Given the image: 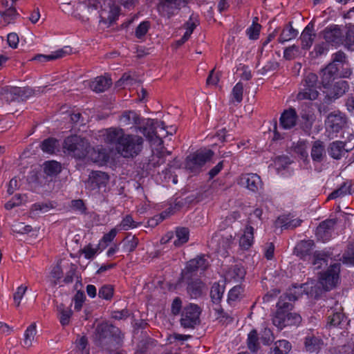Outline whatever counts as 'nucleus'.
Wrapping results in <instances>:
<instances>
[{
    "label": "nucleus",
    "instance_id": "nucleus-1",
    "mask_svg": "<svg viewBox=\"0 0 354 354\" xmlns=\"http://www.w3.org/2000/svg\"><path fill=\"white\" fill-rule=\"evenodd\" d=\"M107 144L114 145L117 152L123 158H133L139 155L143 149L144 138L140 136L126 133L120 127H111L100 131Z\"/></svg>",
    "mask_w": 354,
    "mask_h": 354
},
{
    "label": "nucleus",
    "instance_id": "nucleus-2",
    "mask_svg": "<svg viewBox=\"0 0 354 354\" xmlns=\"http://www.w3.org/2000/svg\"><path fill=\"white\" fill-rule=\"evenodd\" d=\"M63 148L65 152L76 159L87 158L94 162L100 160L99 154L96 156L95 150L91 146L89 141L77 135L67 137L64 140Z\"/></svg>",
    "mask_w": 354,
    "mask_h": 354
},
{
    "label": "nucleus",
    "instance_id": "nucleus-3",
    "mask_svg": "<svg viewBox=\"0 0 354 354\" xmlns=\"http://www.w3.org/2000/svg\"><path fill=\"white\" fill-rule=\"evenodd\" d=\"M319 90L317 75L315 73H308L301 83L297 98L299 100H315L319 94Z\"/></svg>",
    "mask_w": 354,
    "mask_h": 354
},
{
    "label": "nucleus",
    "instance_id": "nucleus-4",
    "mask_svg": "<svg viewBox=\"0 0 354 354\" xmlns=\"http://www.w3.org/2000/svg\"><path fill=\"white\" fill-rule=\"evenodd\" d=\"M156 128L165 130L164 122H157V126L154 127V120L141 118V124H136L135 130L142 133L144 136L152 144L162 145L163 143L162 138L157 136L156 133L154 132V129Z\"/></svg>",
    "mask_w": 354,
    "mask_h": 354
},
{
    "label": "nucleus",
    "instance_id": "nucleus-5",
    "mask_svg": "<svg viewBox=\"0 0 354 354\" xmlns=\"http://www.w3.org/2000/svg\"><path fill=\"white\" fill-rule=\"evenodd\" d=\"M340 263H335L325 271L322 272L319 277V283L322 288L329 291L335 288L339 283Z\"/></svg>",
    "mask_w": 354,
    "mask_h": 354
},
{
    "label": "nucleus",
    "instance_id": "nucleus-6",
    "mask_svg": "<svg viewBox=\"0 0 354 354\" xmlns=\"http://www.w3.org/2000/svg\"><path fill=\"white\" fill-rule=\"evenodd\" d=\"M214 152L211 149L198 150L187 156L186 168L192 173H197L212 158Z\"/></svg>",
    "mask_w": 354,
    "mask_h": 354
},
{
    "label": "nucleus",
    "instance_id": "nucleus-7",
    "mask_svg": "<svg viewBox=\"0 0 354 354\" xmlns=\"http://www.w3.org/2000/svg\"><path fill=\"white\" fill-rule=\"evenodd\" d=\"M346 123L344 114L334 111L330 113L325 120L326 132L330 139L337 137V134L342 129Z\"/></svg>",
    "mask_w": 354,
    "mask_h": 354
},
{
    "label": "nucleus",
    "instance_id": "nucleus-8",
    "mask_svg": "<svg viewBox=\"0 0 354 354\" xmlns=\"http://www.w3.org/2000/svg\"><path fill=\"white\" fill-rule=\"evenodd\" d=\"M200 308L193 304L185 306L182 312L180 320L181 326L185 328H194L199 324Z\"/></svg>",
    "mask_w": 354,
    "mask_h": 354
},
{
    "label": "nucleus",
    "instance_id": "nucleus-9",
    "mask_svg": "<svg viewBox=\"0 0 354 354\" xmlns=\"http://www.w3.org/2000/svg\"><path fill=\"white\" fill-rule=\"evenodd\" d=\"M322 36L329 46L337 48L343 44V33L338 25L331 24L326 27L322 31Z\"/></svg>",
    "mask_w": 354,
    "mask_h": 354
},
{
    "label": "nucleus",
    "instance_id": "nucleus-10",
    "mask_svg": "<svg viewBox=\"0 0 354 354\" xmlns=\"http://www.w3.org/2000/svg\"><path fill=\"white\" fill-rule=\"evenodd\" d=\"M186 0H159L158 11L163 16L170 18L174 15Z\"/></svg>",
    "mask_w": 354,
    "mask_h": 354
},
{
    "label": "nucleus",
    "instance_id": "nucleus-11",
    "mask_svg": "<svg viewBox=\"0 0 354 354\" xmlns=\"http://www.w3.org/2000/svg\"><path fill=\"white\" fill-rule=\"evenodd\" d=\"M109 181V176L103 171H93L88 176L86 187L91 190L105 188Z\"/></svg>",
    "mask_w": 354,
    "mask_h": 354
},
{
    "label": "nucleus",
    "instance_id": "nucleus-12",
    "mask_svg": "<svg viewBox=\"0 0 354 354\" xmlns=\"http://www.w3.org/2000/svg\"><path fill=\"white\" fill-rule=\"evenodd\" d=\"M336 223L337 221L335 218L327 219L322 222L315 231L317 239L324 243L330 241L333 236Z\"/></svg>",
    "mask_w": 354,
    "mask_h": 354
},
{
    "label": "nucleus",
    "instance_id": "nucleus-13",
    "mask_svg": "<svg viewBox=\"0 0 354 354\" xmlns=\"http://www.w3.org/2000/svg\"><path fill=\"white\" fill-rule=\"evenodd\" d=\"M32 90L29 88L21 87H8L4 89L3 93V98L8 102L18 100L19 98L24 99L30 96Z\"/></svg>",
    "mask_w": 354,
    "mask_h": 354
},
{
    "label": "nucleus",
    "instance_id": "nucleus-14",
    "mask_svg": "<svg viewBox=\"0 0 354 354\" xmlns=\"http://www.w3.org/2000/svg\"><path fill=\"white\" fill-rule=\"evenodd\" d=\"M322 83L324 88L328 87L333 80L338 76L348 77L352 72L351 71H346L344 73H338L332 66V65H327L324 69L322 70Z\"/></svg>",
    "mask_w": 354,
    "mask_h": 354
},
{
    "label": "nucleus",
    "instance_id": "nucleus-15",
    "mask_svg": "<svg viewBox=\"0 0 354 354\" xmlns=\"http://www.w3.org/2000/svg\"><path fill=\"white\" fill-rule=\"evenodd\" d=\"M174 238L173 232H168L165 237L162 239V242H169ZM189 240V230L186 227H179L176 230V236L173 244L176 247H180L187 243Z\"/></svg>",
    "mask_w": 354,
    "mask_h": 354
},
{
    "label": "nucleus",
    "instance_id": "nucleus-16",
    "mask_svg": "<svg viewBox=\"0 0 354 354\" xmlns=\"http://www.w3.org/2000/svg\"><path fill=\"white\" fill-rule=\"evenodd\" d=\"M297 118L295 109L289 108L281 113L279 118V126L283 129H291L297 124Z\"/></svg>",
    "mask_w": 354,
    "mask_h": 354
},
{
    "label": "nucleus",
    "instance_id": "nucleus-17",
    "mask_svg": "<svg viewBox=\"0 0 354 354\" xmlns=\"http://www.w3.org/2000/svg\"><path fill=\"white\" fill-rule=\"evenodd\" d=\"M239 184L254 192L258 191L262 186L261 178L256 174H243L240 177Z\"/></svg>",
    "mask_w": 354,
    "mask_h": 354
},
{
    "label": "nucleus",
    "instance_id": "nucleus-18",
    "mask_svg": "<svg viewBox=\"0 0 354 354\" xmlns=\"http://www.w3.org/2000/svg\"><path fill=\"white\" fill-rule=\"evenodd\" d=\"M301 219L295 218L292 214H283L277 218L275 225L283 230H292L301 225Z\"/></svg>",
    "mask_w": 354,
    "mask_h": 354
},
{
    "label": "nucleus",
    "instance_id": "nucleus-19",
    "mask_svg": "<svg viewBox=\"0 0 354 354\" xmlns=\"http://www.w3.org/2000/svg\"><path fill=\"white\" fill-rule=\"evenodd\" d=\"M316 35L314 31V25L310 22L303 30L301 36V47L303 50H309L315 39Z\"/></svg>",
    "mask_w": 354,
    "mask_h": 354
},
{
    "label": "nucleus",
    "instance_id": "nucleus-20",
    "mask_svg": "<svg viewBox=\"0 0 354 354\" xmlns=\"http://www.w3.org/2000/svg\"><path fill=\"white\" fill-rule=\"evenodd\" d=\"M71 53V48L68 46H64L62 48L51 52L48 55L39 54L35 56L32 59L39 62H46L57 59L62 58Z\"/></svg>",
    "mask_w": 354,
    "mask_h": 354
},
{
    "label": "nucleus",
    "instance_id": "nucleus-21",
    "mask_svg": "<svg viewBox=\"0 0 354 354\" xmlns=\"http://www.w3.org/2000/svg\"><path fill=\"white\" fill-rule=\"evenodd\" d=\"M254 232L253 227L248 225L241 231L239 238V246L242 250H249L254 243Z\"/></svg>",
    "mask_w": 354,
    "mask_h": 354
},
{
    "label": "nucleus",
    "instance_id": "nucleus-22",
    "mask_svg": "<svg viewBox=\"0 0 354 354\" xmlns=\"http://www.w3.org/2000/svg\"><path fill=\"white\" fill-rule=\"evenodd\" d=\"M208 266V262L204 256H198L187 263L185 270L187 272H194L198 270L204 271Z\"/></svg>",
    "mask_w": 354,
    "mask_h": 354
},
{
    "label": "nucleus",
    "instance_id": "nucleus-23",
    "mask_svg": "<svg viewBox=\"0 0 354 354\" xmlns=\"http://www.w3.org/2000/svg\"><path fill=\"white\" fill-rule=\"evenodd\" d=\"M97 334L100 339L115 337L118 333H120L118 328L108 324H101L96 328Z\"/></svg>",
    "mask_w": 354,
    "mask_h": 354
},
{
    "label": "nucleus",
    "instance_id": "nucleus-24",
    "mask_svg": "<svg viewBox=\"0 0 354 354\" xmlns=\"http://www.w3.org/2000/svg\"><path fill=\"white\" fill-rule=\"evenodd\" d=\"M122 126L136 125L141 124V118L133 111H125L119 118Z\"/></svg>",
    "mask_w": 354,
    "mask_h": 354
},
{
    "label": "nucleus",
    "instance_id": "nucleus-25",
    "mask_svg": "<svg viewBox=\"0 0 354 354\" xmlns=\"http://www.w3.org/2000/svg\"><path fill=\"white\" fill-rule=\"evenodd\" d=\"M310 156L313 162H321L326 156L325 146L324 142L316 140L313 142Z\"/></svg>",
    "mask_w": 354,
    "mask_h": 354
},
{
    "label": "nucleus",
    "instance_id": "nucleus-26",
    "mask_svg": "<svg viewBox=\"0 0 354 354\" xmlns=\"http://www.w3.org/2000/svg\"><path fill=\"white\" fill-rule=\"evenodd\" d=\"M112 84L111 78L105 76L97 77L91 84V88L96 93L106 91Z\"/></svg>",
    "mask_w": 354,
    "mask_h": 354
},
{
    "label": "nucleus",
    "instance_id": "nucleus-27",
    "mask_svg": "<svg viewBox=\"0 0 354 354\" xmlns=\"http://www.w3.org/2000/svg\"><path fill=\"white\" fill-rule=\"evenodd\" d=\"M345 144L342 141H335L330 144L328 149L329 156L336 160H339L345 153Z\"/></svg>",
    "mask_w": 354,
    "mask_h": 354
},
{
    "label": "nucleus",
    "instance_id": "nucleus-28",
    "mask_svg": "<svg viewBox=\"0 0 354 354\" xmlns=\"http://www.w3.org/2000/svg\"><path fill=\"white\" fill-rule=\"evenodd\" d=\"M245 275V271L243 267L238 265L230 268L225 274V278L227 281L234 282L242 280Z\"/></svg>",
    "mask_w": 354,
    "mask_h": 354
},
{
    "label": "nucleus",
    "instance_id": "nucleus-29",
    "mask_svg": "<svg viewBox=\"0 0 354 354\" xmlns=\"http://www.w3.org/2000/svg\"><path fill=\"white\" fill-rule=\"evenodd\" d=\"M57 317L62 326H68L70 324L73 311L70 307H66L63 304L57 306Z\"/></svg>",
    "mask_w": 354,
    "mask_h": 354
},
{
    "label": "nucleus",
    "instance_id": "nucleus-30",
    "mask_svg": "<svg viewBox=\"0 0 354 354\" xmlns=\"http://www.w3.org/2000/svg\"><path fill=\"white\" fill-rule=\"evenodd\" d=\"M347 64V57L346 54L339 50L331 55V62L328 65H332V66L338 73L341 68L344 67Z\"/></svg>",
    "mask_w": 354,
    "mask_h": 354
},
{
    "label": "nucleus",
    "instance_id": "nucleus-31",
    "mask_svg": "<svg viewBox=\"0 0 354 354\" xmlns=\"http://www.w3.org/2000/svg\"><path fill=\"white\" fill-rule=\"evenodd\" d=\"M348 89V82L345 80H339L333 85L329 94L330 97L333 99H337L342 96Z\"/></svg>",
    "mask_w": 354,
    "mask_h": 354
},
{
    "label": "nucleus",
    "instance_id": "nucleus-32",
    "mask_svg": "<svg viewBox=\"0 0 354 354\" xmlns=\"http://www.w3.org/2000/svg\"><path fill=\"white\" fill-rule=\"evenodd\" d=\"M299 32L295 29L291 25L283 28L281 35L278 38L279 43L283 44L286 41L294 39L297 37Z\"/></svg>",
    "mask_w": 354,
    "mask_h": 354
},
{
    "label": "nucleus",
    "instance_id": "nucleus-33",
    "mask_svg": "<svg viewBox=\"0 0 354 354\" xmlns=\"http://www.w3.org/2000/svg\"><path fill=\"white\" fill-rule=\"evenodd\" d=\"M43 167L44 173L49 176H57L62 169L60 163L55 160L46 161Z\"/></svg>",
    "mask_w": 354,
    "mask_h": 354
},
{
    "label": "nucleus",
    "instance_id": "nucleus-34",
    "mask_svg": "<svg viewBox=\"0 0 354 354\" xmlns=\"http://www.w3.org/2000/svg\"><path fill=\"white\" fill-rule=\"evenodd\" d=\"M323 342L322 339L314 336L307 337L305 340L306 351L310 353L318 352Z\"/></svg>",
    "mask_w": 354,
    "mask_h": 354
},
{
    "label": "nucleus",
    "instance_id": "nucleus-35",
    "mask_svg": "<svg viewBox=\"0 0 354 354\" xmlns=\"http://www.w3.org/2000/svg\"><path fill=\"white\" fill-rule=\"evenodd\" d=\"M314 246V242L312 240L301 241L295 247V251L297 255L301 257L310 254Z\"/></svg>",
    "mask_w": 354,
    "mask_h": 354
},
{
    "label": "nucleus",
    "instance_id": "nucleus-36",
    "mask_svg": "<svg viewBox=\"0 0 354 354\" xmlns=\"http://www.w3.org/2000/svg\"><path fill=\"white\" fill-rule=\"evenodd\" d=\"M243 288L241 285L234 286L230 290L227 295V302L230 305L239 301L243 297Z\"/></svg>",
    "mask_w": 354,
    "mask_h": 354
},
{
    "label": "nucleus",
    "instance_id": "nucleus-37",
    "mask_svg": "<svg viewBox=\"0 0 354 354\" xmlns=\"http://www.w3.org/2000/svg\"><path fill=\"white\" fill-rule=\"evenodd\" d=\"M37 333L36 324H32L30 325L24 332L23 346L24 347H30L32 346L35 339V336Z\"/></svg>",
    "mask_w": 354,
    "mask_h": 354
},
{
    "label": "nucleus",
    "instance_id": "nucleus-38",
    "mask_svg": "<svg viewBox=\"0 0 354 354\" xmlns=\"http://www.w3.org/2000/svg\"><path fill=\"white\" fill-rule=\"evenodd\" d=\"M139 223L136 222L131 215H126L121 221L120 224L116 226L118 231L124 230L127 231L131 229L136 228Z\"/></svg>",
    "mask_w": 354,
    "mask_h": 354
},
{
    "label": "nucleus",
    "instance_id": "nucleus-39",
    "mask_svg": "<svg viewBox=\"0 0 354 354\" xmlns=\"http://www.w3.org/2000/svg\"><path fill=\"white\" fill-rule=\"evenodd\" d=\"M52 208V205L47 203H37L32 205L30 214L32 217L39 216L40 214H44L48 212Z\"/></svg>",
    "mask_w": 354,
    "mask_h": 354
},
{
    "label": "nucleus",
    "instance_id": "nucleus-40",
    "mask_svg": "<svg viewBox=\"0 0 354 354\" xmlns=\"http://www.w3.org/2000/svg\"><path fill=\"white\" fill-rule=\"evenodd\" d=\"M225 288L218 283H214L210 290V297L214 304H218L223 295Z\"/></svg>",
    "mask_w": 354,
    "mask_h": 354
},
{
    "label": "nucleus",
    "instance_id": "nucleus-41",
    "mask_svg": "<svg viewBox=\"0 0 354 354\" xmlns=\"http://www.w3.org/2000/svg\"><path fill=\"white\" fill-rule=\"evenodd\" d=\"M41 149L44 152L53 153L58 148L59 144L57 140L49 138L44 140L40 145Z\"/></svg>",
    "mask_w": 354,
    "mask_h": 354
},
{
    "label": "nucleus",
    "instance_id": "nucleus-42",
    "mask_svg": "<svg viewBox=\"0 0 354 354\" xmlns=\"http://www.w3.org/2000/svg\"><path fill=\"white\" fill-rule=\"evenodd\" d=\"M291 349L290 342L286 339L279 340L275 343L273 349L274 354H286Z\"/></svg>",
    "mask_w": 354,
    "mask_h": 354
},
{
    "label": "nucleus",
    "instance_id": "nucleus-43",
    "mask_svg": "<svg viewBox=\"0 0 354 354\" xmlns=\"http://www.w3.org/2000/svg\"><path fill=\"white\" fill-rule=\"evenodd\" d=\"M351 193V187L347 183H344L338 189L333 191L328 196V200L335 199L344 196Z\"/></svg>",
    "mask_w": 354,
    "mask_h": 354
},
{
    "label": "nucleus",
    "instance_id": "nucleus-44",
    "mask_svg": "<svg viewBox=\"0 0 354 354\" xmlns=\"http://www.w3.org/2000/svg\"><path fill=\"white\" fill-rule=\"evenodd\" d=\"M258 335L256 330H251L248 335V347L250 351L254 353L259 348Z\"/></svg>",
    "mask_w": 354,
    "mask_h": 354
},
{
    "label": "nucleus",
    "instance_id": "nucleus-45",
    "mask_svg": "<svg viewBox=\"0 0 354 354\" xmlns=\"http://www.w3.org/2000/svg\"><path fill=\"white\" fill-rule=\"evenodd\" d=\"M347 318L342 313H336L329 317L328 324L333 326L342 327L346 322Z\"/></svg>",
    "mask_w": 354,
    "mask_h": 354
},
{
    "label": "nucleus",
    "instance_id": "nucleus-46",
    "mask_svg": "<svg viewBox=\"0 0 354 354\" xmlns=\"http://www.w3.org/2000/svg\"><path fill=\"white\" fill-rule=\"evenodd\" d=\"M243 85L238 82L233 87L232 91V101L240 103L243 100Z\"/></svg>",
    "mask_w": 354,
    "mask_h": 354
},
{
    "label": "nucleus",
    "instance_id": "nucleus-47",
    "mask_svg": "<svg viewBox=\"0 0 354 354\" xmlns=\"http://www.w3.org/2000/svg\"><path fill=\"white\" fill-rule=\"evenodd\" d=\"M329 45L326 42H321L315 45L311 55L313 57H318L323 55H326L329 50Z\"/></svg>",
    "mask_w": 354,
    "mask_h": 354
},
{
    "label": "nucleus",
    "instance_id": "nucleus-48",
    "mask_svg": "<svg viewBox=\"0 0 354 354\" xmlns=\"http://www.w3.org/2000/svg\"><path fill=\"white\" fill-rule=\"evenodd\" d=\"M12 230L15 233L24 234L31 232L32 227L29 225H25L24 223L17 221L12 224Z\"/></svg>",
    "mask_w": 354,
    "mask_h": 354
},
{
    "label": "nucleus",
    "instance_id": "nucleus-49",
    "mask_svg": "<svg viewBox=\"0 0 354 354\" xmlns=\"http://www.w3.org/2000/svg\"><path fill=\"white\" fill-rule=\"evenodd\" d=\"M118 231V229L115 227L111 229L108 233L104 234L99 243V245H102L103 248L107 247L109 243H110L116 236Z\"/></svg>",
    "mask_w": 354,
    "mask_h": 354
},
{
    "label": "nucleus",
    "instance_id": "nucleus-50",
    "mask_svg": "<svg viewBox=\"0 0 354 354\" xmlns=\"http://www.w3.org/2000/svg\"><path fill=\"white\" fill-rule=\"evenodd\" d=\"M261 26L253 21L252 24L246 30L247 35L250 39H257L259 36Z\"/></svg>",
    "mask_w": 354,
    "mask_h": 354
},
{
    "label": "nucleus",
    "instance_id": "nucleus-51",
    "mask_svg": "<svg viewBox=\"0 0 354 354\" xmlns=\"http://www.w3.org/2000/svg\"><path fill=\"white\" fill-rule=\"evenodd\" d=\"M113 295V288L110 285H104L102 286L98 292V296L99 297L109 300L112 298Z\"/></svg>",
    "mask_w": 354,
    "mask_h": 354
},
{
    "label": "nucleus",
    "instance_id": "nucleus-52",
    "mask_svg": "<svg viewBox=\"0 0 354 354\" xmlns=\"http://www.w3.org/2000/svg\"><path fill=\"white\" fill-rule=\"evenodd\" d=\"M299 53V47L297 45H292L287 47L283 51V57L286 59H292Z\"/></svg>",
    "mask_w": 354,
    "mask_h": 354
},
{
    "label": "nucleus",
    "instance_id": "nucleus-53",
    "mask_svg": "<svg viewBox=\"0 0 354 354\" xmlns=\"http://www.w3.org/2000/svg\"><path fill=\"white\" fill-rule=\"evenodd\" d=\"M138 244V239L135 236H133L130 239L124 241L122 250L124 252H131L136 248Z\"/></svg>",
    "mask_w": 354,
    "mask_h": 354
},
{
    "label": "nucleus",
    "instance_id": "nucleus-54",
    "mask_svg": "<svg viewBox=\"0 0 354 354\" xmlns=\"http://www.w3.org/2000/svg\"><path fill=\"white\" fill-rule=\"evenodd\" d=\"M12 3L11 4L10 7L7 8L2 14L3 20L8 24H10L18 16V13L17 12L16 10L12 7Z\"/></svg>",
    "mask_w": 354,
    "mask_h": 354
},
{
    "label": "nucleus",
    "instance_id": "nucleus-55",
    "mask_svg": "<svg viewBox=\"0 0 354 354\" xmlns=\"http://www.w3.org/2000/svg\"><path fill=\"white\" fill-rule=\"evenodd\" d=\"M149 26L150 25L149 21L141 22L136 29V37L138 39L142 38L148 32Z\"/></svg>",
    "mask_w": 354,
    "mask_h": 354
},
{
    "label": "nucleus",
    "instance_id": "nucleus-56",
    "mask_svg": "<svg viewBox=\"0 0 354 354\" xmlns=\"http://www.w3.org/2000/svg\"><path fill=\"white\" fill-rule=\"evenodd\" d=\"M290 163V158L285 156L277 157L274 160V166L278 171L285 169Z\"/></svg>",
    "mask_w": 354,
    "mask_h": 354
},
{
    "label": "nucleus",
    "instance_id": "nucleus-57",
    "mask_svg": "<svg viewBox=\"0 0 354 354\" xmlns=\"http://www.w3.org/2000/svg\"><path fill=\"white\" fill-rule=\"evenodd\" d=\"M26 290H27V287L24 285H21L20 286H19L17 288L16 292L14 294V297H13L14 301H15L16 306L18 307L20 305L21 299L24 297V295Z\"/></svg>",
    "mask_w": 354,
    "mask_h": 354
},
{
    "label": "nucleus",
    "instance_id": "nucleus-58",
    "mask_svg": "<svg viewBox=\"0 0 354 354\" xmlns=\"http://www.w3.org/2000/svg\"><path fill=\"white\" fill-rule=\"evenodd\" d=\"M272 322L274 326L281 329L288 326L286 322V316L279 312L273 317Z\"/></svg>",
    "mask_w": 354,
    "mask_h": 354
},
{
    "label": "nucleus",
    "instance_id": "nucleus-59",
    "mask_svg": "<svg viewBox=\"0 0 354 354\" xmlns=\"http://www.w3.org/2000/svg\"><path fill=\"white\" fill-rule=\"evenodd\" d=\"M86 297L84 292L78 291L74 297V308L76 310H80L85 301Z\"/></svg>",
    "mask_w": 354,
    "mask_h": 354
},
{
    "label": "nucleus",
    "instance_id": "nucleus-60",
    "mask_svg": "<svg viewBox=\"0 0 354 354\" xmlns=\"http://www.w3.org/2000/svg\"><path fill=\"white\" fill-rule=\"evenodd\" d=\"M273 335L270 329L264 328L261 332V340L264 345H269L273 341Z\"/></svg>",
    "mask_w": 354,
    "mask_h": 354
},
{
    "label": "nucleus",
    "instance_id": "nucleus-61",
    "mask_svg": "<svg viewBox=\"0 0 354 354\" xmlns=\"http://www.w3.org/2000/svg\"><path fill=\"white\" fill-rule=\"evenodd\" d=\"M301 321V317L297 313H290L286 315V322L288 325H297Z\"/></svg>",
    "mask_w": 354,
    "mask_h": 354
},
{
    "label": "nucleus",
    "instance_id": "nucleus-62",
    "mask_svg": "<svg viewBox=\"0 0 354 354\" xmlns=\"http://www.w3.org/2000/svg\"><path fill=\"white\" fill-rule=\"evenodd\" d=\"M343 44L347 49H352L354 46V32L353 31L348 30L346 32L345 38L343 39Z\"/></svg>",
    "mask_w": 354,
    "mask_h": 354
},
{
    "label": "nucleus",
    "instance_id": "nucleus-63",
    "mask_svg": "<svg viewBox=\"0 0 354 354\" xmlns=\"http://www.w3.org/2000/svg\"><path fill=\"white\" fill-rule=\"evenodd\" d=\"M198 24L197 17L192 15L189 20L185 24V29L187 32L189 31V33L192 34L193 30L197 26Z\"/></svg>",
    "mask_w": 354,
    "mask_h": 354
},
{
    "label": "nucleus",
    "instance_id": "nucleus-64",
    "mask_svg": "<svg viewBox=\"0 0 354 354\" xmlns=\"http://www.w3.org/2000/svg\"><path fill=\"white\" fill-rule=\"evenodd\" d=\"M76 347L82 354H89L88 351H85L87 345V339L85 337H81L75 342Z\"/></svg>",
    "mask_w": 354,
    "mask_h": 354
}]
</instances>
